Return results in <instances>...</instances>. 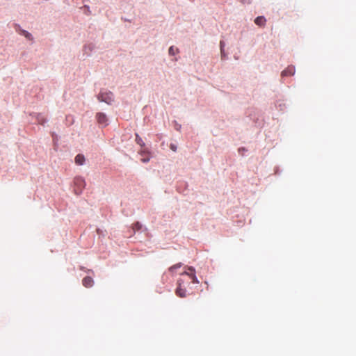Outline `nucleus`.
I'll list each match as a JSON object with an SVG mask.
<instances>
[{"instance_id":"1","label":"nucleus","mask_w":356,"mask_h":356,"mask_svg":"<svg viewBox=\"0 0 356 356\" xmlns=\"http://www.w3.org/2000/svg\"><path fill=\"white\" fill-rule=\"evenodd\" d=\"M98 99L110 104L113 102V94L111 92H100L98 95Z\"/></svg>"},{"instance_id":"2","label":"nucleus","mask_w":356,"mask_h":356,"mask_svg":"<svg viewBox=\"0 0 356 356\" xmlns=\"http://www.w3.org/2000/svg\"><path fill=\"white\" fill-rule=\"evenodd\" d=\"M184 282L182 280L179 279L177 281V287L175 290V293L177 296L180 298H184L186 296V290L185 287H183Z\"/></svg>"},{"instance_id":"3","label":"nucleus","mask_w":356,"mask_h":356,"mask_svg":"<svg viewBox=\"0 0 356 356\" xmlns=\"http://www.w3.org/2000/svg\"><path fill=\"white\" fill-rule=\"evenodd\" d=\"M188 270L190 271V273L184 271L183 273H181V275H188L190 277V279H191L193 283L198 284L200 282L195 274V268L192 266H189L188 267Z\"/></svg>"},{"instance_id":"4","label":"nucleus","mask_w":356,"mask_h":356,"mask_svg":"<svg viewBox=\"0 0 356 356\" xmlns=\"http://www.w3.org/2000/svg\"><path fill=\"white\" fill-rule=\"evenodd\" d=\"M96 118L99 124L106 126L107 124V117L103 113H98Z\"/></svg>"},{"instance_id":"5","label":"nucleus","mask_w":356,"mask_h":356,"mask_svg":"<svg viewBox=\"0 0 356 356\" xmlns=\"http://www.w3.org/2000/svg\"><path fill=\"white\" fill-rule=\"evenodd\" d=\"M74 184L79 188V189L81 191V189L85 187L86 182L82 177H78L74 179Z\"/></svg>"},{"instance_id":"6","label":"nucleus","mask_w":356,"mask_h":356,"mask_svg":"<svg viewBox=\"0 0 356 356\" xmlns=\"http://www.w3.org/2000/svg\"><path fill=\"white\" fill-rule=\"evenodd\" d=\"M94 281L91 277H86L82 280V284L85 287L89 288L93 285Z\"/></svg>"},{"instance_id":"7","label":"nucleus","mask_w":356,"mask_h":356,"mask_svg":"<svg viewBox=\"0 0 356 356\" xmlns=\"http://www.w3.org/2000/svg\"><path fill=\"white\" fill-rule=\"evenodd\" d=\"M295 73V67L293 66H289L282 72V76H291Z\"/></svg>"},{"instance_id":"8","label":"nucleus","mask_w":356,"mask_h":356,"mask_svg":"<svg viewBox=\"0 0 356 356\" xmlns=\"http://www.w3.org/2000/svg\"><path fill=\"white\" fill-rule=\"evenodd\" d=\"M266 19L264 16H259L254 19V23L259 26H264Z\"/></svg>"},{"instance_id":"9","label":"nucleus","mask_w":356,"mask_h":356,"mask_svg":"<svg viewBox=\"0 0 356 356\" xmlns=\"http://www.w3.org/2000/svg\"><path fill=\"white\" fill-rule=\"evenodd\" d=\"M85 162V157L83 154H77L75 157V163L77 165H83Z\"/></svg>"},{"instance_id":"10","label":"nucleus","mask_w":356,"mask_h":356,"mask_svg":"<svg viewBox=\"0 0 356 356\" xmlns=\"http://www.w3.org/2000/svg\"><path fill=\"white\" fill-rule=\"evenodd\" d=\"M178 52H179V49L177 47H175L174 46H171L169 48L168 53L171 56H174L176 54H177Z\"/></svg>"},{"instance_id":"11","label":"nucleus","mask_w":356,"mask_h":356,"mask_svg":"<svg viewBox=\"0 0 356 356\" xmlns=\"http://www.w3.org/2000/svg\"><path fill=\"white\" fill-rule=\"evenodd\" d=\"M182 266V264L181 263H178L177 264H175L173 266H172L171 267L169 268L168 270L169 272L173 273L174 271L177 269V268H179L181 266Z\"/></svg>"},{"instance_id":"12","label":"nucleus","mask_w":356,"mask_h":356,"mask_svg":"<svg viewBox=\"0 0 356 356\" xmlns=\"http://www.w3.org/2000/svg\"><path fill=\"white\" fill-rule=\"evenodd\" d=\"M21 34L30 40L33 39L31 34L25 30H22Z\"/></svg>"},{"instance_id":"13","label":"nucleus","mask_w":356,"mask_h":356,"mask_svg":"<svg viewBox=\"0 0 356 356\" xmlns=\"http://www.w3.org/2000/svg\"><path fill=\"white\" fill-rule=\"evenodd\" d=\"M37 120H38V123H40V124H44V123L46 122V119L44 118L40 115H38Z\"/></svg>"},{"instance_id":"14","label":"nucleus","mask_w":356,"mask_h":356,"mask_svg":"<svg viewBox=\"0 0 356 356\" xmlns=\"http://www.w3.org/2000/svg\"><path fill=\"white\" fill-rule=\"evenodd\" d=\"M136 140L137 143L139 144L140 145H141V146L144 145V143H143V140L138 134H136Z\"/></svg>"},{"instance_id":"15","label":"nucleus","mask_w":356,"mask_h":356,"mask_svg":"<svg viewBox=\"0 0 356 356\" xmlns=\"http://www.w3.org/2000/svg\"><path fill=\"white\" fill-rule=\"evenodd\" d=\"M134 228L138 230L141 228V225L139 222H136L134 225Z\"/></svg>"},{"instance_id":"16","label":"nucleus","mask_w":356,"mask_h":356,"mask_svg":"<svg viewBox=\"0 0 356 356\" xmlns=\"http://www.w3.org/2000/svg\"><path fill=\"white\" fill-rule=\"evenodd\" d=\"M170 148L173 152H176V151H177V146H176L175 144H170Z\"/></svg>"},{"instance_id":"17","label":"nucleus","mask_w":356,"mask_h":356,"mask_svg":"<svg viewBox=\"0 0 356 356\" xmlns=\"http://www.w3.org/2000/svg\"><path fill=\"white\" fill-rule=\"evenodd\" d=\"M220 51H221V53L222 54V52H223V47H224V42L222 41H220Z\"/></svg>"},{"instance_id":"18","label":"nucleus","mask_w":356,"mask_h":356,"mask_svg":"<svg viewBox=\"0 0 356 356\" xmlns=\"http://www.w3.org/2000/svg\"><path fill=\"white\" fill-rule=\"evenodd\" d=\"M252 0H241L243 3H250Z\"/></svg>"},{"instance_id":"19","label":"nucleus","mask_w":356,"mask_h":356,"mask_svg":"<svg viewBox=\"0 0 356 356\" xmlns=\"http://www.w3.org/2000/svg\"><path fill=\"white\" fill-rule=\"evenodd\" d=\"M149 159H142V161L143 162H147V161H149Z\"/></svg>"}]
</instances>
